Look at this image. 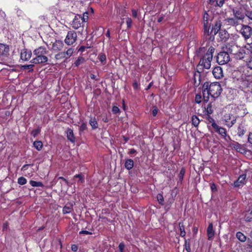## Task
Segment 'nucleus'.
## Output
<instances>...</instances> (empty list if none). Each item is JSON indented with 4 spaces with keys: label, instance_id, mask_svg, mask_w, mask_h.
Here are the masks:
<instances>
[{
    "label": "nucleus",
    "instance_id": "1",
    "mask_svg": "<svg viewBox=\"0 0 252 252\" xmlns=\"http://www.w3.org/2000/svg\"><path fill=\"white\" fill-rule=\"evenodd\" d=\"M203 98L205 101L209 100L210 96L213 99L218 98L220 94L222 89L218 82L209 83L205 82L202 86Z\"/></svg>",
    "mask_w": 252,
    "mask_h": 252
},
{
    "label": "nucleus",
    "instance_id": "2",
    "mask_svg": "<svg viewBox=\"0 0 252 252\" xmlns=\"http://www.w3.org/2000/svg\"><path fill=\"white\" fill-rule=\"evenodd\" d=\"M214 50L215 49L213 47L209 48L207 52L201 58L199 66H203L206 69H209L210 68Z\"/></svg>",
    "mask_w": 252,
    "mask_h": 252
},
{
    "label": "nucleus",
    "instance_id": "3",
    "mask_svg": "<svg viewBox=\"0 0 252 252\" xmlns=\"http://www.w3.org/2000/svg\"><path fill=\"white\" fill-rule=\"evenodd\" d=\"M77 33L74 31H70L67 32V34L64 39L65 43L68 45H72L77 40Z\"/></svg>",
    "mask_w": 252,
    "mask_h": 252
},
{
    "label": "nucleus",
    "instance_id": "4",
    "mask_svg": "<svg viewBox=\"0 0 252 252\" xmlns=\"http://www.w3.org/2000/svg\"><path fill=\"white\" fill-rule=\"evenodd\" d=\"M230 61L229 54L226 52H220L217 57V61L219 64H224Z\"/></svg>",
    "mask_w": 252,
    "mask_h": 252
},
{
    "label": "nucleus",
    "instance_id": "5",
    "mask_svg": "<svg viewBox=\"0 0 252 252\" xmlns=\"http://www.w3.org/2000/svg\"><path fill=\"white\" fill-rule=\"evenodd\" d=\"M240 32L245 40H247L252 35V28L249 25H242Z\"/></svg>",
    "mask_w": 252,
    "mask_h": 252
},
{
    "label": "nucleus",
    "instance_id": "6",
    "mask_svg": "<svg viewBox=\"0 0 252 252\" xmlns=\"http://www.w3.org/2000/svg\"><path fill=\"white\" fill-rule=\"evenodd\" d=\"M213 128L216 132L220 134L222 137L224 138L225 141H228L231 140L230 136H227L226 131L224 128L219 126L216 123H214L213 124Z\"/></svg>",
    "mask_w": 252,
    "mask_h": 252
},
{
    "label": "nucleus",
    "instance_id": "7",
    "mask_svg": "<svg viewBox=\"0 0 252 252\" xmlns=\"http://www.w3.org/2000/svg\"><path fill=\"white\" fill-rule=\"evenodd\" d=\"M237 117L235 115L230 113L225 114L224 115V121L225 125L229 127H231L236 123Z\"/></svg>",
    "mask_w": 252,
    "mask_h": 252
},
{
    "label": "nucleus",
    "instance_id": "8",
    "mask_svg": "<svg viewBox=\"0 0 252 252\" xmlns=\"http://www.w3.org/2000/svg\"><path fill=\"white\" fill-rule=\"evenodd\" d=\"M233 16L235 17L241 22H242L245 18V13L242 9L240 8H233L232 9Z\"/></svg>",
    "mask_w": 252,
    "mask_h": 252
},
{
    "label": "nucleus",
    "instance_id": "9",
    "mask_svg": "<svg viewBox=\"0 0 252 252\" xmlns=\"http://www.w3.org/2000/svg\"><path fill=\"white\" fill-rule=\"evenodd\" d=\"M82 24L81 15H77L74 18L71 25L73 29L77 30L81 27Z\"/></svg>",
    "mask_w": 252,
    "mask_h": 252
},
{
    "label": "nucleus",
    "instance_id": "10",
    "mask_svg": "<svg viewBox=\"0 0 252 252\" xmlns=\"http://www.w3.org/2000/svg\"><path fill=\"white\" fill-rule=\"evenodd\" d=\"M225 24L228 26L236 27L240 24L241 21L235 17L227 18L224 20Z\"/></svg>",
    "mask_w": 252,
    "mask_h": 252
},
{
    "label": "nucleus",
    "instance_id": "11",
    "mask_svg": "<svg viewBox=\"0 0 252 252\" xmlns=\"http://www.w3.org/2000/svg\"><path fill=\"white\" fill-rule=\"evenodd\" d=\"M48 61V58L45 55L36 56L33 58L31 63L34 64L44 63Z\"/></svg>",
    "mask_w": 252,
    "mask_h": 252
},
{
    "label": "nucleus",
    "instance_id": "12",
    "mask_svg": "<svg viewBox=\"0 0 252 252\" xmlns=\"http://www.w3.org/2000/svg\"><path fill=\"white\" fill-rule=\"evenodd\" d=\"M213 76L216 79H219L223 76L222 69L220 66H216L214 67L212 70Z\"/></svg>",
    "mask_w": 252,
    "mask_h": 252
},
{
    "label": "nucleus",
    "instance_id": "13",
    "mask_svg": "<svg viewBox=\"0 0 252 252\" xmlns=\"http://www.w3.org/2000/svg\"><path fill=\"white\" fill-rule=\"evenodd\" d=\"M32 55L31 51L24 49L21 52V59L24 61H28L31 58Z\"/></svg>",
    "mask_w": 252,
    "mask_h": 252
},
{
    "label": "nucleus",
    "instance_id": "14",
    "mask_svg": "<svg viewBox=\"0 0 252 252\" xmlns=\"http://www.w3.org/2000/svg\"><path fill=\"white\" fill-rule=\"evenodd\" d=\"M63 43L61 40H56V41L52 44V49L54 51H59L63 49Z\"/></svg>",
    "mask_w": 252,
    "mask_h": 252
},
{
    "label": "nucleus",
    "instance_id": "15",
    "mask_svg": "<svg viewBox=\"0 0 252 252\" xmlns=\"http://www.w3.org/2000/svg\"><path fill=\"white\" fill-rule=\"evenodd\" d=\"M229 146L241 153L245 151V148L237 142L232 141L230 143Z\"/></svg>",
    "mask_w": 252,
    "mask_h": 252
},
{
    "label": "nucleus",
    "instance_id": "16",
    "mask_svg": "<svg viewBox=\"0 0 252 252\" xmlns=\"http://www.w3.org/2000/svg\"><path fill=\"white\" fill-rule=\"evenodd\" d=\"M47 53V51L46 49L42 46H40L35 49L33 52V55L35 56L45 55Z\"/></svg>",
    "mask_w": 252,
    "mask_h": 252
},
{
    "label": "nucleus",
    "instance_id": "17",
    "mask_svg": "<svg viewBox=\"0 0 252 252\" xmlns=\"http://www.w3.org/2000/svg\"><path fill=\"white\" fill-rule=\"evenodd\" d=\"M234 55L235 58L237 60H242L246 56V51L244 49L240 48L236 53H232Z\"/></svg>",
    "mask_w": 252,
    "mask_h": 252
},
{
    "label": "nucleus",
    "instance_id": "18",
    "mask_svg": "<svg viewBox=\"0 0 252 252\" xmlns=\"http://www.w3.org/2000/svg\"><path fill=\"white\" fill-rule=\"evenodd\" d=\"M246 175L243 174L240 175L237 180L234 182L235 187H240L245 184L246 182Z\"/></svg>",
    "mask_w": 252,
    "mask_h": 252
},
{
    "label": "nucleus",
    "instance_id": "19",
    "mask_svg": "<svg viewBox=\"0 0 252 252\" xmlns=\"http://www.w3.org/2000/svg\"><path fill=\"white\" fill-rule=\"evenodd\" d=\"M208 239L209 240H212L214 238L215 235V231L213 229V226L212 223H210L207 230Z\"/></svg>",
    "mask_w": 252,
    "mask_h": 252
},
{
    "label": "nucleus",
    "instance_id": "20",
    "mask_svg": "<svg viewBox=\"0 0 252 252\" xmlns=\"http://www.w3.org/2000/svg\"><path fill=\"white\" fill-rule=\"evenodd\" d=\"M221 26V23L220 21L219 20H216L215 21V25L212 27L210 33H214V34H216L220 30Z\"/></svg>",
    "mask_w": 252,
    "mask_h": 252
},
{
    "label": "nucleus",
    "instance_id": "21",
    "mask_svg": "<svg viewBox=\"0 0 252 252\" xmlns=\"http://www.w3.org/2000/svg\"><path fill=\"white\" fill-rule=\"evenodd\" d=\"M208 14L205 13L203 17L204 28L205 32H209V28L211 26V23L208 20Z\"/></svg>",
    "mask_w": 252,
    "mask_h": 252
},
{
    "label": "nucleus",
    "instance_id": "22",
    "mask_svg": "<svg viewBox=\"0 0 252 252\" xmlns=\"http://www.w3.org/2000/svg\"><path fill=\"white\" fill-rule=\"evenodd\" d=\"M9 52V47L3 44L0 43V55L6 56Z\"/></svg>",
    "mask_w": 252,
    "mask_h": 252
},
{
    "label": "nucleus",
    "instance_id": "23",
    "mask_svg": "<svg viewBox=\"0 0 252 252\" xmlns=\"http://www.w3.org/2000/svg\"><path fill=\"white\" fill-rule=\"evenodd\" d=\"M219 36L221 40L226 41L229 37V34L225 30H220L219 32Z\"/></svg>",
    "mask_w": 252,
    "mask_h": 252
},
{
    "label": "nucleus",
    "instance_id": "24",
    "mask_svg": "<svg viewBox=\"0 0 252 252\" xmlns=\"http://www.w3.org/2000/svg\"><path fill=\"white\" fill-rule=\"evenodd\" d=\"M73 210V204L72 203H67L63 209V213L64 214H69Z\"/></svg>",
    "mask_w": 252,
    "mask_h": 252
},
{
    "label": "nucleus",
    "instance_id": "25",
    "mask_svg": "<svg viewBox=\"0 0 252 252\" xmlns=\"http://www.w3.org/2000/svg\"><path fill=\"white\" fill-rule=\"evenodd\" d=\"M67 139L72 142H74L75 140L72 129L67 128L66 130Z\"/></svg>",
    "mask_w": 252,
    "mask_h": 252
},
{
    "label": "nucleus",
    "instance_id": "26",
    "mask_svg": "<svg viewBox=\"0 0 252 252\" xmlns=\"http://www.w3.org/2000/svg\"><path fill=\"white\" fill-rule=\"evenodd\" d=\"M134 165L133 160L131 159H127L126 160L125 166L127 170L131 169Z\"/></svg>",
    "mask_w": 252,
    "mask_h": 252
},
{
    "label": "nucleus",
    "instance_id": "27",
    "mask_svg": "<svg viewBox=\"0 0 252 252\" xmlns=\"http://www.w3.org/2000/svg\"><path fill=\"white\" fill-rule=\"evenodd\" d=\"M237 238L242 242H244L246 241V236L241 232H238L236 233Z\"/></svg>",
    "mask_w": 252,
    "mask_h": 252
},
{
    "label": "nucleus",
    "instance_id": "28",
    "mask_svg": "<svg viewBox=\"0 0 252 252\" xmlns=\"http://www.w3.org/2000/svg\"><path fill=\"white\" fill-rule=\"evenodd\" d=\"M192 121V124L195 126L197 127L199 123H200V120L198 118L197 116L196 115H193L191 119Z\"/></svg>",
    "mask_w": 252,
    "mask_h": 252
},
{
    "label": "nucleus",
    "instance_id": "29",
    "mask_svg": "<svg viewBox=\"0 0 252 252\" xmlns=\"http://www.w3.org/2000/svg\"><path fill=\"white\" fill-rule=\"evenodd\" d=\"M89 123L93 129H94L97 128L98 124L95 118H91L89 121Z\"/></svg>",
    "mask_w": 252,
    "mask_h": 252
},
{
    "label": "nucleus",
    "instance_id": "30",
    "mask_svg": "<svg viewBox=\"0 0 252 252\" xmlns=\"http://www.w3.org/2000/svg\"><path fill=\"white\" fill-rule=\"evenodd\" d=\"M33 145L34 147L38 151L41 150L43 147L42 143L40 141H34Z\"/></svg>",
    "mask_w": 252,
    "mask_h": 252
},
{
    "label": "nucleus",
    "instance_id": "31",
    "mask_svg": "<svg viewBox=\"0 0 252 252\" xmlns=\"http://www.w3.org/2000/svg\"><path fill=\"white\" fill-rule=\"evenodd\" d=\"M30 184L33 187H43V184L41 182H36L32 180L30 181Z\"/></svg>",
    "mask_w": 252,
    "mask_h": 252
},
{
    "label": "nucleus",
    "instance_id": "32",
    "mask_svg": "<svg viewBox=\"0 0 252 252\" xmlns=\"http://www.w3.org/2000/svg\"><path fill=\"white\" fill-rule=\"evenodd\" d=\"M74 51V49L73 48H70L67 49V50L65 52H63L65 54V56H66V59L70 58L73 54Z\"/></svg>",
    "mask_w": 252,
    "mask_h": 252
},
{
    "label": "nucleus",
    "instance_id": "33",
    "mask_svg": "<svg viewBox=\"0 0 252 252\" xmlns=\"http://www.w3.org/2000/svg\"><path fill=\"white\" fill-rule=\"evenodd\" d=\"M66 56H65V54L63 52H59L58 54H57L55 56V59L57 60H61L63 59H66Z\"/></svg>",
    "mask_w": 252,
    "mask_h": 252
},
{
    "label": "nucleus",
    "instance_id": "34",
    "mask_svg": "<svg viewBox=\"0 0 252 252\" xmlns=\"http://www.w3.org/2000/svg\"><path fill=\"white\" fill-rule=\"evenodd\" d=\"M85 62V59L82 57H79L77 60L74 63L75 66H78L81 64H82Z\"/></svg>",
    "mask_w": 252,
    "mask_h": 252
},
{
    "label": "nucleus",
    "instance_id": "35",
    "mask_svg": "<svg viewBox=\"0 0 252 252\" xmlns=\"http://www.w3.org/2000/svg\"><path fill=\"white\" fill-rule=\"evenodd\" d=\"M179 225L180 230V236L182 237H184L185 236L186 234V231L185 230L184 226L183 224L182 223H181V222H179Z\"/></svg>",
    "mask_w": 252,
    "mask_h": 252
},
{
    "label": "nucleus",
    "instance_id": "36",
    "mask_svg": "<svg viewBox=\"0 0 252 252\" xmlns=\"http://www.w3.org/2000/svg\"><path fill=\"white\" fill-rule=\"evenodd\" d=\"M245 130L244 129V126L242 125H240L238 128V134L241 136L245 134Z\"/></svg>",
    "mask_w": 252,
    "mask_h": 252
},
{
    "label": "nucleus",
    "instance_id": "37",
    "mask_svg": "<svg viewBox=\"0 0 252 252\" xmlns=\"http://www.w3.org/2000/svg\"><path fill=\"white\" fill-rule=\"evenodd\" d=\"M157 198L159 204L162 205H163L164 198L161 194L158 193L157 196Z\"/></svg>",
    "mask_w": 252,
    "mask_h": 252
},
{
    "label": "nucleus",
    "instance_id": "38",
    "mask_svg": "<svg viewBox=\"0 0 252 252\" xmlns=\"http://www.w3.org/2000/svg\"><path fill=\"white\" fill-rule=\"evenodd\" d=\"M27 182V179L23 177H21L18 179V183L21 185H24L26 184Z\"/></svg>",
    "mask_w": 252,
    "mask_h": 252
},
{
    "label": "nucleus",
    "instance_id": "39",
    "mask_svg": "<svg viewBox=\"0 0 252 252\" xmlns=\"http://www.w3.org/2000/svg\"><path fill=\"white\" fill-rule=\"evenodd\" d=\"M206 111L207 114V115H210V114H211L213 113V110L212 108L211 103H209L208 104L207 108L206 109Z\"/></svg>",
    "mask_w": 252,
    "mask_h": 252
},
{
    "label": "nucleus",
    "instance_id": "40",
    "mask_svg": "<svg viewBox=\"0 0 252 252\" xmlns=\"http://www.w3.org/2000/svg\"><path fill=\"white\" fill-rule=\"evenodd\" d=\"M226 0H216L217 5L219 7H222ZM211 2H213L215 0H210Z\"/></svg>",
    "mask_w": 252,
    "mask_h": 252
},
{
    "label": "nucleus",
    "instance_id": "41",
    "mask_svg": "<svg viewBox=\"0 0 252 252\" xmlns=\"http://www.w3.org/2000/svg\"><path fill=\"white\" fill-rule=\"evenodd\" d=\"M207 121L209 122V123H208V125H209V124H211V126L208 125V126L209 127H210L211 126L213 127V124L214 123H216L214 119H213L210 115H207Z\"/></svg>",
    "mask_w": 252,
    "mask_h": 252
},
{
    "label": "nucleus",
    "instance_id": "42",
    "mask_svg": "<svg viewBox=\"0 0 252 252\" xmlns=\"http://www.w3.org/2000/svg\"><path fill=\"white\" fill-rule=\"evenodd\" d=\"M185 169L184 168H182L180 171V173H179V180L182 182L183 179V178H184V176L185 175Z\"/></svg>",
    "mask_w": 252,
    "mask_h": 252
},
{
    "label": "nucleus",
    "instance_id": "43",
    "mask_svg": "<svg viewBox=\"0 0 252 252\" xmlns=\"http://www.w3.org/2000/svg\"><path fill=\"white\" fill-rule=\"evenodd\" d=\"M34 66V65L33 64H30L28 65H24L22 66V68L23 69H29L30 70L29 71H33V67Z\"/></svg>",
    "mask_w": 252,
    "mask_h": 252
},
{
    "label": "nucleus",
    "instance_id": "44",
    "mask_svg": "<svg viewBox=\"0 0 252 252\" xmlns=\"http://www.w3.org/2000/svg\"><path fill=\"white\" fill-rule=\"evenodd\" d=\"M41 129L38 127L37 129H34L32 131L31 134L34 137H35L40 132Z\"/></svg>",
    "mask_w": 252,
    "mask_h": 252
},
{
    "label": "nucleus",
    "instance_id": "45",
    "mask_svg": "<svg viewBox=\"0 0 252 252\" xmlns=\"http://www.w3.org/2000/svg\"><path fill=\"white\" fill-rule=\"evenodd\" d=\"M245 15L247 17L249 20L252 21V11L247 10L245 13Z\"/></svg>",
    "mask_w": 252,
    "mask_h": 252
},
{
    "label": "nucleus",
    "instance_id": "46",
    "mask_svg": "<svg viewBox=\"0 0 252 252\" xmlns=\"http://www.w3.org/2000/svg\"><path fill=\"white\" fill-rule=\"evenodd\" d=\"M98 58L99 61L102 63H104L106 61V56L104 54H99Z\"/></svg>",
    "mask_w": 252,
    "mask_h": 252
},
{
    "label": "nucleus",
    "instance_id": "47",
    "mask_svg": "<svg viewBox=\"0 0 252 252\" xmlns=\"http://www.w3.org/2000/svg\"><path fill=\"white\" fill-rule=\"evenodd\" d=\"M88 13L85 12L84 13L83 16H81V21L82 23L85 22L88 20Z\"/></svg>",
    "mask_w": 252,
    "mask_h": 252
},
{
    "label": "nucleus",
    "instance_id": "48",
    "mask_svg": "<svg viewBox=\"0 0 252 252\" xmlns=\"http://www.w3.org/2000/svg\"><path fill=\"white\" fill-rule=\"evenodd\" d=\"M185 246L186 251L187 252H190V244L187 240L185 241Z\"/></svg>",
    "mask_w": 252,
    "mask_h": 252
},
{
    "label": "nucleus",
    "instance_id": "49",
    "mask_svg": "<svg viewBox=\"0 0 252 252\" xmlns=\"http://www.w3.org/2000/svg\"><path fill=\"white\" fill-rule=\"evenodd\" d=\"M87 129V125L86 123H82L79 127V130L80 131H83L84 130H86Z\"/></svg>",
    "mask_w": 252,
    "mask_h": 252
},
{
    "label": "nucleus",
    "instance_id": "50",
    "mask_svg": "<svg viewBox=\"0 0 252 252\" xmlns=\"http://www.w3.org/2000/svg\"><path fill=\"white\" fill-rule=\"evenodd\" d=\"M112 111L113 113L114 114H117L120 112L119 108L116 106H114L112 107Z\"/></svg>",
    "mask_w": 252,
    "mask_h": 252
},
{
    "label": "nucleus",
    "instance_id": "51",
    "mask_svg": "<svg viewBox=\"0 0 252 252\" xmlns=\"http://www.w3.org/2000/svg\"><path fill=\"white\" fill-rule=\"evenodd\" d=\"M126 23L128 28H130L131 27L132 20L131 18H127L126 21Z\"/></svg>",
    "mask_w": 252,
    "mask_h": 252
},
{
    "label": "nucleus",
    "instance_id": "52",
    "mask_svg": "<svg viewBox=\"0 0 252 252\" xmlns=\"http://www.w3.org/2000/svg\"><path fill=\"white\" fill-rule=\"evenodd\" d=\"M118 248L120 252H124V249L125 248L124 244L123 243H120Z\"/></svg>",
    "mask_w": 252,
    "mask_h": 252
},
{
    "label": "nucleus",
    "instance_id": "53",
    "mask_svg": "<svg viewBox=\"0 0 252 252\" xmlns=\"http://www.w3.org/2000/svg\"><path fill=\"white\" fill-rule=\"evenodd\" d=\"M210 188L213 192H216L217 190L216 186L214 183L211 184Z\"/></svg>",
    "mask_w": 252,
    "mask_h": 252
},
{
    "label": "nucleus",
    "instance_id": "54",
    "mask_svg": "<svg viewBox=\"0 0 252 252\" xmlns=\"http://www.w3.org/2000/svg\"><path fill=\"white\" fill-rule=\"evenodd\" d=\"M92 234V232L87 230H82L79 232V234L90 235Z\"/></svg>",
    "mask_w": 252,
    "mask_h": 252
},
{
    "label": "nucleus",
    "instance_id": "55",
    "mask_svg": "<svg viewBox=\"0 0 252 252\" xmlns=\"http://www.w3.org/2000/svg\"><path fill=\"white\" fill-rule=\"evenodd\" d=\"M249 67L252 68V57L250 58L249 61H247Z\"/></svg>",
    "mask_w": 252,
    "mask_h": 252
},
{
    "label": "nucleus",
    "instance_id": "56",
    "mask_svg": "<svg viewBox=\"0 0 252 252\" xmlns=\"http://www.w3.org/2000/svg\"><path fill=\"white\" fill-rule=\"evenodd\" d=\"M201 97L200 95L196 94L195 96V101L196 103H199L201 102Z\"/></svg>",
    "mask_w": 252,
    "mask_h": 252
},
{
    "label": "nucleus",
    "instance_id": "57",
    "mask_svg": "<svg viewBox=\"0 0 252 252\" xmlns=\"http://www.w3.org/2000/svg\"><path fill=\"white\" fill-rule=\"evenodd\" d=\"M75 178H78V179H79V181L80 183H83L84 182V179H83L82 176L80 174H77L74 176Z\"/></svg>",
    "mask_w": 252,
    "mask_h": 252
},
{
    "label": "nucleus",
    "instance_id": "58",
    "mask_svg": "<svg viewBox=\"0 0 252 252\" xmlns=\"http://www.w3.org/2000/svg\"><path fill=\"white\" fill-rule=\"evenodd\" d=\"M158 110L157 108H155L153 110L152 114L153 116H156L158 114Z\"/></svg>",
    "mask_w": 252,
    "mask_h": 252
},
{
    "label": "nucleus",
    "instance_id": "59",
    "mask_svg": "<svg viewBox=\"0 0 252 252\" xmlns=\"http://www.w3.org/2000/svg\"><path fill=\"white\" fill-rule=\"evenodd\" d=\"M71 250L73 252H76L77 251V250H78V247L75 245H72L71 246Z\"/></svg>",
    "mask_w": 252,
    "mask_h": 252
},
{
    "label": "nucleus",
    "instance_id": "60",
    "mask_svg": "<svg viewBox=\"0 0 252 252\" xmlns=\"http://www.w3.org/2000/svg\"><path fill=\"white\" fill-rule=\"evenodd\" d=\"M132 15L133 17L136 18L137 15V11L135 9L132 10Z\"/></svg>",
    "mask_w": 252,
    "mask_h": 252
},
{
    "label": "nucleus",
    "instance_id": "61",
    "mask_svg": "<svg viewBox=\"0 0 252 252\" xmlns=\"http://www.w3.org/2000/svg\"><path fill=\"white\" fill-rule=\"evenodd\" d=\"M133 87L134 88V89L135 90H137L138 89V84L137 82H135L133 84Z\"/></svg>",
    "mask_w": 252,
    "mask_h": 252
},
{
    "label": "nucleus",
    "instance_id": "62",
    "mask_svg": "<svg viewBox=\"0 0 252 252\" xmlns=\"http://www.w3.org/2000/svg\"><path fill=\"white\" fill-rule=\"evenodd\" d=\"M248 141L250 143L252 144V133L249 134L248 137Z\"/></svg>",
    "mask_w": 252,
    "mask_h": 252
},
{
    "label": "nucleus",
    "instance_id": "63",
    "mask_svg": "<svg viewBox=\"0 0 252 252\" xmlns=\"http://www.w3.org/2000/svg\"><path fill=\"white\" fill-rule=\"evenodd\" d=\"M136 152V150H134V149H132L130 150L129 153L130 154H133L134 153H135Z\"/></svg>",
    "mask_w": 252,
    "mask_h": 252
},
{
    "label": "nucleus",
    "instance_id": "64",
    "mask_svg": "<svg viewBox=\"0 0 252 252\" xmlns=\"http://www.w3.org/2000/svg\"><path fill=\"white\" fill-rule=\"evenodd\" d=\"M163 18H164V16H160V17L158 19V22H159H159H161L163 20Z\"/></svg>",
    "mask_w": 252,
    "mask_h": 252
}]
</instances>
